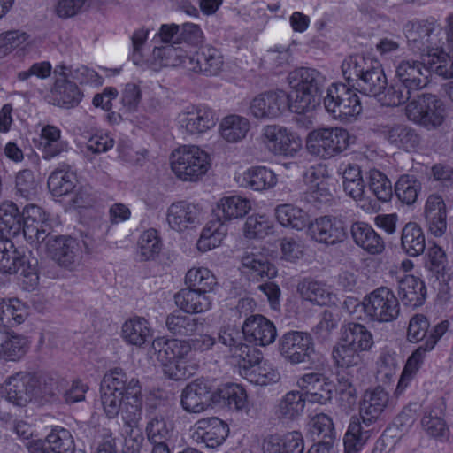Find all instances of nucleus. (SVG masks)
<instances>
[{
  "label": "nucleus",
  "mask_w": 453,
  "mask_h": 453,
  "mask_svg": "<svg viewBox=\"0 0 453 453\" xmlns=\"http://www.w3.org/2000/svg\"><path fill=\"white\" fill-rule=\"evenodd\" d=\"M22 231L25 239L39 248L52 236V226L43 210L33 203L27 204L22 211Z\"/></svg>",
  "instance_id": "2eb2a0df"
},
{
  "label": "nucleus",
  "mask_w": 453,
  "mask_h": 453,
  "mask_svg": "<svg viewBox=\"0 0 453 453\" xmlns=\"http://www.w3.org/2000/svg\"><path fill=\"white\" fill-rule=\"evenodd\" d=\"M242 273L253 280L273 278L277 271L273 264L261 253H247L242 257Z\"/></svg>",
  "instance_id": "58836bf2"
},
{
  "label": "nucleus",
  "mask_w": 453,
  "mask_h": 453,
  "mask_svg": "<svg viewBox=\"0 0 453 453\" xmlns=\"http://www.w3.org/2000/svg\"><path fill=\"white\" fill-rule=\"evenodd\" d=\"M201 213L197 204L180 201L170 205L166 219L172 229L180 232L199 224Z\"/></svg>",
  "instance_id": "393cba45"
},
{
  "label": "nucleus",
  "mask_w": 453,
  "mask_h": 453,
  "mask_svg": "<svg viewBox=\"0 0 453 453\" xmlns=\"http://www.w3.org/2000/svg\"><path fill=\"white\" fill-rule=\"evenodd\" d=\"M350 135L342 127L319 128L309 133L306 148L309 153L321 158H331L349 145Z\"/></svg>",
  "instance_id": "0eeeda50"
},
{
  "label": "nucleus",
  "mask_w": 453,
  "mask_h": 453,
  "mask_svg": "<svg viewBox=\"0 0 453 453\" xmlns=\"http://www.w3.org/2000/svg\"><path fill=\"white\" fill-rule=\"evenodd\" d=\"M210 167L209 156L197 146H183L171 155V168L175 175L185 181H196Z\"/></svg>",
  "instance_id": "423d86ee"
},
{
  "label": "nucleus",
  "mask_w": 453,
  "mask_h": 453,
  "mask_svg": "<svg viewBox=\"0 0 453 453\" xmlns=\"http://www.w3.org/2000/svg\"><path fill=\"white\" fill-rule=\"evenodd\" d=\"M227 226L224 221L219 219L211 220L203 229L201 236L197 242V249L202 252H206L220 245L226 237Z\"/></svg>",
  "instance_id": "de8ad7c7"
},
{
  "label": "nucleus",
  "mask_w": 453,
  "mask_h": 453,
  "mask_svg": "<svg viewBox=\"0 0 453 453\" xmlns=\"http://www.w3.org/2000/svg\"><path fill=\"white\" fill-rule=\"evenodd\" d=\"M383 134L392 146L405 151L417 150L421 141L417 130L406 124L386 127Z\"/></svg>",
  "instance_id": "cd10ccee"
},
{
  "label": "nucleus",
  "mask_w": 453,
  "mask_h": 453,
  "mask_svg": "<svg viewBox=\"0 0 453 453\" xmlns=\"http://www.w3.org/2000/svg\"><path fill=\"white\" fill-rule=\"evenodd\" d=\"M364 180L343 185L345 193L353 198L358 206L367 213H373L380 210V205L377 200L365 195Z\"/></svg>",
  "instance_id": "bf43d9fd"
},
{
  "label": "nucleus",
  "mask_w": 453,
  "mask_h": 453,
  "mask_svg": "<svg viewBox=\"0 0 453 453\" xmlns=\"http://www.w3.org/2000/svg\"><path fill=\"white\" fill-rule=\"evenodd\" d=\"M70 168L69 165L63 164L49 176L48 188L53 196H62L74 189L77 179Z\"/></svg>",
  "instance_id": "a19ab883"
},
{
  "label": "nucleus",
  "mask_w": 453,
  "mask_h": 453,
  "mask_svg": "<svg viewBox=\"0 0 453 453\" xmlns=\"http://www.w3.org/2000/svg\"><path fill=\"white\" fill-rule=\"evenodd\" d=\"M425 218L433 235L440 237L446 232V205L441 196L430 195L428 196L425 206Z\"/></svg>",
  "instance_id": "c85d7f7f"
},
{
  "label": "nucleus",
  "mask_w": 453,
  "mask_h": 453,
  "mask_svg": "<svg viewBox=\"0 0 453 453\" xmlns=\"http://www.w3.org/2000/svg\"><path fill=\"white\" fill-rule=\"evenodd\" d=\"M350 234L354 242L372 255L380 254L385 244L375 230L365 222H355L350 226Z\"/></svg>",
  "instance_id": "c756f323"
},
{
  "label": "nucleus",
  "mask_w": 453,
  "mask_h": 453,
  "mask_svg": "<svg viewBox=\"0 0 453 453\" xmlns=\"http://www.w3.org/2000/svg\"><path fill=\"white\" fill-rule=\"evenodd\" d=\"M43 246L48 256L58 266L73 272L81 265L82 251L77 239L69 235L53 234Z\"/></svg>",
  "instance_id": "f8f14e48"
},
{
  "label": "nucleus",
  "mask_w": 453,
  "mask_h": 453,
  "mask_svg": "<svg viewBox=\"0 0 453 453\" xmlns=\"http://www.w3.org/2000/svg\"><path fill=\"white\" fill-rule=\"evenodd\" d=\"M442 402L432 405L421 420L423 429L432 437L441 438L447 435L449 428L444 421V406Z\"/></svg>",
  "instance_id": "c03bdc74"
},
{
  "label": "nucleus",
  "mask_w": 453,
  "mask_h": 453,
  "mask_svg": "<svg viewBox=\"0 0 453 453\" xmlns=\"http://www.w3.org/2000/svg\"><path fill=\"white\" fill-rule=\"evenodd\" d=\"M401 248L411 257H418L425 251V234L421 226L416 222H409L403 226L401 235Z\"/></svg>",
  "instance_id": "c9c22d12"
},
{
  "label": "nucleus",
  "mask_w": 453,
  "mask_h": 453,
  "mask_svg": "<svg viewBox=\"0 0 453 453\" xmlns=\"http://www.w3.org/2000/svg\"><path fill=\"white\" fill-rule=\"evenodd\" d=\"M54 73L57 76H61L72 82H79L81 84L89 83L96 81L97 73L87 66L81 65L76 68L66 66L65 65H58L54 69Z\"/></svg>",
  "instance_id": "0e129e2a"
},
{
  "label": "nucleus",
  "mask_w": 453,
  "mask_h": 453,
  "mask_svg": "<svg viewBox=\"0 0 453 453\" xmlns=\"http://www.w3.org/2000/svg\"><path fill=\"white\" fill-rule=\"evenodd\" d=\"M407 118L427 128L440 127L445 119V107L441 99L432 94H423L411 100L405 108Z\"/></svg>",
  "instance_id": "9b49d317"
},
{
  "label": "nucleus",
  "mask_w": 453,
  "mask_h": 453,
  "mask_svg": "<svg viewBox=\"0 0 453 453\" xmlns=\"http://www.w3.org/2000/svg\"><path fill=\"white\" fill-rule=\"evenodd\" d=\"M174 301L176 305L186 313H202L211 307L210 295L195 288L180 289L174 295Z\"/></svg>",
  "instance_id": "7c9ffc66"
},
{
  "label": "nucleus",
  "mask_w": 453,
  "mask_h": 453,
  "mask_svg": "<svg viewBox=\"0 0 453 453\" xmlns=\"http://www.w3.org/2000/svg\"><path fill=\"white\" fill-rule=\"evenodd\" d=\"M51 96L54 105L73 108L80 103L81 93L74 82L58 76L51 89Z\"/></svg>",
  "instance_id": "f704fd0d"
},
{
  "label": "nucleus",
  "mask_w": 453,
  "mask_h": 453,
  "mask_svg": "<svg viewBox=\"0 0 453 453\" xmlns=\"http://www.w3.org/2000/svg\"><path fill=\"white\" fill-rule=\"evenodd\" d=\"M326 110L335 119L348 121L362 111L357 92L345 84H332L324 98Z\"/></svg>",
  "instance_id": "1a4fd4ad"
},
{
  "label": "nucleus",
  "mask_w": 453,
  "mask_h": 453,
  "mask_svg": "<svg viewBox=\"0 0 453 453\" xmlns=\"http://www.w3.org/2000/svg\"><path fill=\"white\" fill-rule=\"evenodd\" d=\"M219 129L224 140L237 142L246 137L250 130V121L239 115H229L221 120Z\"/></svg>",
  "instance_id": "49530a36"
},
{
  "label": "nucleus",
  "mask_w": 453,
  "mask_h": 453,
  "mask_svg": "<svg viewBox=\"0 0 453 453\" xmlns=\"http://www.w3.org/2000/svg\"><path fill=\"white\" fill-rule=\"evenodd\" d=\"M275 216L280 225L296 230H303L310 224L307 212L291 204L277 206Z\"/></svg>",
  "instance_id": "8fccbe9b"
},
{
  "label": "nucleus",
  "mask_w": 453,
  "mask_h": 453,
  "mask_svg": "<svg viewBox=\"0 0 453 453\" xmlns=\"http://www.w3.org/2000/svg\"><path fill=\"white\" fill-rule=\"evenodd\" d=\"M122 336L127 343L141 347L151 339L152 334L144 318L134 317L122 326Z\"/></svg>",
  "instance_id": "79ce46f5"
},
{
  "label": "nucleus",
  "mask_w": 453,
  "mask_h": 453,
  "mask_svg": "<svg viewBox=\"0 0 453 453\" xmlns=\"http://www.w3.org/2000/svg\"><path fill=\"white\" fill-rule=\"evenodd\" d=\"M305 402L303 394L298 390H291L280 399L276 413L280 418L293 420L303 412Z\"/></svg>",
  "instance_id": "3c124183"
},
{
  "label": "nucleus",
  "mask_w": 453,
  "mask_h": 453,
  "mask_svg": "<svg viewBox=\"0 0 453 453\" xmlns=\"http://www.w3.org/2000/svg\"><path fill=\"white\" fill-rule=\"evenodd\" d=\"M362 311L372 322L388 323L398 318L400 303L392 289L380 287L363 298Z\"/></svg>",
  "instance_id": "6e6552de"
},
{
  "label": "nucleus",
  "mask_w": 453,
  "mask_h": 453,
  "mask_svg": "<svg viewBox=\"0 0 453 453\" xmlns=\"http://www.w3.org/2000/svg\"><path fill=\"white\" fill-rule=\"evenodd\" d=\"M240 185L256 191H263L275 186L274 173L265 166H253L247 169L238 179Z\"/></svg>",
  "instance_id": "72a5a7b5"
},
{
  "label": "nucleus",
  "mask_w": 453,
  "mask_h": 453,
  "mask_svg": "<svg viewBox=\"0 0 453 453\" xmlns=\"http://www.w3.org/2000/svg\"><path fill=\"white\" fill-rule=\"evenodd\" d=\"M280 356L292 365L309 362L314 353V343L310 334L302 331H289L279 340Z\"/></svg>",
  "instance_id": "dca6fc26"
},
{
  "label": "nucleus",
  "mask_w": 453,
  "mask_h": 453,
  "mask_svg": "<svg viewBox=\"0 0 453 453\" xmlns=\"http://www.w3.org/2000/svg\"><path fill=\"white\" fill-rule=\"evenodd\" d=\"M271 226L272 223L265 215H251L245 222V236L248 238H263L268 234Z\"/></svg>",
  "instance_id": "69168bd1"
},
{
  "label": "nucleus",
  "mask_w": 453,
  "mask_h": 453,
  "mask_svg": "<svg viewBox=\"0 0 453 453\" xmlns=\"http://www.w3.org/2000/svg\"><path fill=\"white\" fill-rule=\"evenodd\" d=\"M101 403L108 418L121 414L128 426H136L142 415V388L136 378H128L120 367L105 372L101 381Z\"/></svg>",
  "instance_id": "f257e3e1"
},
{
  "label": "nucleus",
  "mask_w": 453,
  "mask_h": 453,
  "mask_svg": "<svg viewBox=\"0 0 453 453\" xmlns=\"http://www.w3.org/2000/svg\"><path fill=\"white\" fill-rule=\"evenodd\" d=\"M218 118L215 112L204 105L186 107L179 115L180 126L190 134H199L215 127Z\"/></svg>",
  "instance_id": "4be33fe9"
},
{
  "label": "nucleus",
  "mask_w": 453,
  "mask_h": 453,
  "mask_svg": "<svg viewBox=\"0 0 453 453\" xmlns=\"http://www.w3.org/2000/svg\"><path fill=\"white\" fill-rule=\"evenodd\" d=\"M263 453H303L304 442L300 432L293 431L280 435L265 436L262 442Z\"/></svg>",
  "instance_id": "bb28decb"
},
{
  "label": "nucleus",
  "mask_w": 453,
  "mask_h": 453,
  "mask_svg": "<svg viewBox=\"0 0 453 453\" xmlns=\"http://www.w3.org/2000/svg\"><path fill=\"white\" fill-rule=\"evenodd\" d=\"M389 401L381 387L366 390L359 408V418L352 417L344 435V453H357L370 437L371 428L382 416Z\"/></svg>",
  "instance_id": "f03ea898"
},
{
  "label": "nucleus",
  "mask_w": 453,
  "mask_h": 453,
  "mask_svg": "<svg viewBox=\"0 0 453 453\" xmlns=\"http://www.w3.org/2000/svg\"><path fill=\"white\" fill-rule=\"evenodd\" d=\"M185 282L189 288H195L200 292L209 294L217 285L214 274L205 267H193L188 271Z\"/></svg>",
  "instance_id": "5fc2aeb1"
},
{
  "label": "nucleus",
  "mask_w": 453,
  "mask_h": 453,
  "mask_svg": "<svg viewBox=\"0 0 453 453\" xmlns=\"http://www.w3.org/2000/svg\"><path fill=\"white\" fill-rule=\"evenodd\" d=\"M342 71L348 85L356 91L380 98L386 93L388 80L381 64L363 55L349 56L342 63Z\"/></svg>",
  "instance_id": "20e7f679"
},
{
  "label": "nucleus",
  "mask_w": 453,
  "mask_h": 453,
  "mask_svg": "<svg viewBox=\"0 0 453 453\" xmlns=\"http://www.w3.org/2000/svg\"><path fill=\"white\" fill-rule=\"evenodd\" d=\"M214 391L211 385L203 380H196L187 385L181 392L180 405L188 413L198 414L213 403Z\"/></svg>",
  "instance_id": "412c9836"
},
{
  "label": "nucleus",
  "mask_w": 453,
  "mask_h": 453,
  "mask_svg": "<svg viewBox=\"0 0 453 453\" xmlns=\"http://www.w3.org/2000/svg\"><path fill=\"white\" fill-rule=\"evenodd\" d=\"M341 339L361 353L370 350L374 343L372 333L359 323H349L342 326Z\"/></svg>",
  "instance_id": "ea45409f"
},
{
  "label": "nucleus",
  "mask_w": 453,
  "mask_h": 453,
  "mask_svg": "<svg viewBox=\"0 0 453 453\" xmlns=\"http://www.w3.org/2000/svg\"><path fill=\"white\" fill-rule=\"evenodd\" d=\"M261 142L275 156L294 157L302 149L298 135L279 125L265 126L261 134Z\"/></svg>",
  "instance_id": "ddd939ff"
},
{
  "label": "nucleus",
  "mask_w": 453,
  "mask_h": 453,
  "mask_svg": "<svg viewBox=\"0 0 453 453\" xmlns=\"http://www.w3.org/2000/svg\"><path fill=\"white\" fill-rule=\"evenodd\" d=\"M368 185L370 190L376 197L378 203L380 202H388L392 196V184L388 178L377 169H371L367 173Z\"/></svg>",
  "instance_id": "13d9d810"
},
{
  "label": "nucleus",
  "mask_w": 453,
  "mask_h": 453,
  "mask_svg": "<svg viewBox=\"0 0 453 453\" xmlns=\"http://www.w3.org/2000/svg\"><path fill=\"white\" fill-rule=\"evenodd\" d=\"M251 209V202L241 196H230L221 198L214 213L220 221H228L244 217Z\"/></svg>",
  "instance_id": "473e14b6"
},
{
  "label": "nucleus",
  "mask_w": 453,
  "mask_h": 453,
  "mask_svg": "<svg viewBox=\"0 0 453 453\" xmlns=\"http://www.w3.org/2000/svg\"><path fill=\"white\" fill-rule=\"evenodd\" d=\"M172 428L167 424L161 411H151L148 415L146 433L148 440L152 442L168 441Z\"/></svg>",
  "instance_id": "4d7b16f0"
},
{
  "label": "nucleus",
  "mask_w": 453,
  "mask_h": 453,
  "mask_svg": "<svg viewBox=\"0 0 453 453\" xmlns=\"http://www.w3.org/2000/svg\"><path fill=\"white\" fill-rule=\"evenodd\" d=\"M245 375L250 376V381L257 385H267L275 382L279 379V373L273 369L266 362H263V357L259 351L258 361L255 364L243 362L240 365Z\"/></svg>",
  "instance_id": "603ef678"
},
{
  "label": "nucleus",
  "mask_w": 453,
  "mask_h": 453,
  "mask_svg": "<svg viewBox=\"0 0 453 453\" xmlns=\"http://www.w3.org/2000/svg\"><path fill=\"white\" fill-rule=\"evenodd\" d=\"M296 383L309 402L325 404L332 399L333 385L320 373H306Z\"/></svg>",
  "instance_id": "a878e982"
},
{
  "label": "nucleus",
  "mask_w": 453,
  "mask_h": 453,
  "mask_svg": "<svg viewBox=\"0 0 453 453\" xmlns=\"http://www.w3.org/2000/svg\"><path fill=\"white\" fill-rule=\"evenodd\" d=\"M298 292L301 296L318 305H326L331 302L332 293L325 284L305 279L298 284Z\"/></svg>",
  "instance_id": "864d4df0"
},
{
  "label": "nucleus",
  "mask_w": 453,
  "mask_h": 453,
  "mask_svg": "<svg viewBox=\"0 0 453 453\" xmlns=\"http://www.w3.org/2000/svg\"><path fill=\"white\" fill-rule=\"evenodd\" d=\"M421 184L413 176L403 175L395 185V192L398 199L410 205L417 201Z\"/></svg>",
  "instance_id": "e2e57ef3"
},
{
  "label": "nucleus",
  "mask_w": 453,
  "mask_h": 453,
  "mask_svg": "<svg viewBox=\"0 0 453 453\" xmlns=\"http://www.w3.org/2000/svg\"><path fill=\"white\" fill-rule=\"evenodd\" d=\"M168 331L176 336H191L203 329V319L174 311L165 320Z\"/></svg>",
  "instance_id": "4c0bfd02"
},
{
  "label": "nucleus",
  "mask_w": 453,
  "mask_h": 453,
  "mask_svg": "<svg viewBox=\"0 0 453 453\" xmlns=\"http://www.w3.org/2000/svg\"><path fill=\"white\" fill-rule=\"evenodd\" d=\"M27 308L19 299H0V326L13 327L25 321Z\"/></svg>",
  "instance_id": "09e8293b"
},
{
  "label": "nucleus",
  "mask_w": 453,
  "mask_h": 453,
  "mask_svg": "<svg viewBox=\"0 0 453 453\" xmlns=\"http://www.w3.org/2000/svg\"><path fill=\"white\" fill-rule=\"evenodd\" d=\"M308 232L312 240L327 246L343 242L348 236L344 223L332 216L317 218L309 224Z\"/></svg>",
  "instance_id": "aec40b11"
},
{
  "label": "nucleus",
  "mask_w": 453,
  "mask_h": 453,
  "mask_svg": "<svg viewBox=\"0 0 453 453\" xmlns=\"http://www.w3.org/2000/svg\"><path fill=\"white\" fill-rule=\"evenodd\" d=\"M325 76L314 68L300 67L288 73V81L295 91L290 110L304 114L314 110L320 103Z\"/></svg>",
  "instance_id": "39448f33"
},
{
  "label": "nucleus",
  "mask_w": 453,
  "mask_h": 453,
  "mask_svg": "<svg viewBox=\"0 0 453 453\" xmlns=\"http://www.w3.org/2000/svg\"><path fill=\"white\" fill-rule=\"evenodd\" d=\"M35 375L19 372L9 378L5 385L6 400L16 406H26L35 400Z\"/></svg>",
  "instance_id": "b1692460"
},
{
  "label": "nucleus",
  "mask_w": 453,
  "mask_h": 453,
  "mask_svg": "<svg viewBox=\"0 0 453 453\" xmlns=\"http://www.w3.org/2000/svg\"><path fill=\"white\" fill-rule=\"evenodd\" d=\"M189 433L194 442L214 449L226 441L229 427L217 417L203 418L190 427Z\"/></svg>",
  "instance_id": "f3484780"
},
{
  "label": "nucleus",
  "mask_w": 453,
  "mask_h": 453,
  "mask_svg": "<svg viewBox=\"0 0 453 453\" xmlns=\"http://www.w3.org/2000/svg\"><path fill=\"white\" fill-rule=\"evenodd\" d=\"M243 340V330L240 331L234 326L227 325L219 330L218 341L227 349L226 357L239 366L243 362L255 364L259 358V351L244 343Z\"/></svg>",
  "instance_id": "4468645a"
},
{
  "label": "nucleus",
  "mask_w": 453,
  "mask_h": 453,
  "mask_svg": "<svg viewBox=\"0 0 453 453\" xmlns=\"http://www.w3.org/2000/svg\"><path fill=\"white\" fill-rule=\"evenodd\" d=\"M223 65V56L220 51L208 45L186 56L181 61L183 68L206 76L218 75L222 70Z\"/></svg>",
  "instance_id": "6ab92c4d"
},
{
  "label": "nucleus",
  "mask_w": 453,
  "mask_h": 453,
  "mask_svg": "<svg viewBox=\"0 0 453 453\" xmlns=\"http://www.w3.org/2000/svg\"><path fill=\"white\" fill-rule=\"evenodd\" d=\"M288 108L290 102L288 94L281 90H272L261 93L250 103V114L258 119H274Z\"/></svg>",
  "instance_id": "a211bd4d"
},
{
  "label": "nucleus",
  "mask_w": 453,
  "mask_h": 453,
  "mask_svg": "<svg viewBox=\"0 0 453 453\" xmlns=\"http://www.w3.org/2000/svg\"><path fill=\"white\" fill-rule=\"evenodd\" d=\"M139 254L142 260L153 259L162 249V242L158 233L154 228L144 231L138 240Z\"/></svg>",
  "instance_id": "052dcab7"
},
{
  "label": "nucleus",
  "mask_w": 453,
  "mask_h": 453,
  "mask_svg": "<svg viewBox=\"0 0 453 453\" xmlns=\"http://www.w3.org/2000/svg\"><path fill=\"white\" fill-rule=\"evenodd\" d=\"M334 365L341 369L363 368L361 352L340 338L332 350Z\"/></svg>",
  "instance_id": "a18cd8bd"
},
{
  "label": "nucleus",
  "mask_w": 453,
  "mask_h": 453,
  "mask_svg": "<svg viewBox=\"0 0 453 453\" xmlns=\"http://www.w3.org/2000/svg\"><path fill=\"white\" fill-rule=\"evenodd\" d=\"M398 296L404 305L417 308L426 300V288L419 278L406 275L398 282Z\"/></svg>",
  "instance_id": "2f4dec72"
},
{
  "label": "nucleus",
  "mask_w": 453,
  "mask_h": 453,
  "mask_svg": "<svg viewBox=\"0 0 453 453\" xmlns=\"http://www.w3.org/2000/svg\"><path fill=\"white\" fill-rule=\"evenodd\" d=\"M443 35L441 27L434 20L411 24L406 30L410 50L420 54L421 58H428V54L439 50L444 43Z\"/></svg>",
  "instance_id": "9d476101"
},
{
  "label": "nucleus",
  "mask_w": 453,
  "mask_h": 453,
  "mask_svg": "<svg viewBox=\"0 0 453 453\" xmlns=\"http://www.w3.org/2000/svg\"><path fill=\"white\" fill-rule=\"evenodd\" d=\"M245 341L259 346L273 343L277 336V330L273 322L263 315H251L242 326Z\"/></svg>",
  "instance_id": "5701e85b"
},
{
  "label": "nucleus",
  "mask_w": 453,
  "mask_h": 453,
  "mask_svg": "<svg viewBox=\"0 0 453 453\" xmlns=\"http://www.w3.org/2000/svg\"><path fill=\"white\" fill-rule=\"evenodd\" d=\"M213 403L226 405L230 409L241 411L247 406V394L242 386L226 383L214 391Z\"/></svg>",
  "instance_id": "e433bc0d"
},
{
  "label": "nucleus",
  "mask_w": 453,
  "mask_h": 453,
  "mask_svg": "<svg viewBox=\"0 0 453 453\" xmlns=\"http://www.w3.org/2000/svg\"><path fill=\"white\" fill-rule=\"evenodd\" d=\"M56 453H74L75 442L72 433L64 427L55 426L43 442Z\"/></svg>",
  "instance_id": "6e6d98bb"
},
{
  "label": "nucleus",
  "mask_w": 453,
  "mask_h": 453,
  "mask_svg": "<svg viewBox=\"0 0 453 453\" xmlns=\"http://www.w3.org/2000/svg\"><path fill=\"white\" fill-rule=\"evenodd\" d=\"M430 72L426 58L421 60L403 59L395 65L394 82L380 98L386 106H398L411 100L414 93L426 88L430 82Z\"/></svg>",
  "instance_id": "7ed1b4c3"
},
{
  "label": "nucleus",
  "mask_w": 453,
  "mask_h": 453,
  "mask_svg": "<svg viewBox=\"0 0 453 453\" xmlns=\"http://www.w3.org/2000/svg\"><path fill=\"white\" fill-rule=\"evenodd\" d=\"M419 354L412 353L402 372L401 377L399 379L395 393L397 395L403 393L405 388L409 386L411 380L414 378L416 372L423 363L424 358H422Z\"/></svg>",
  "instance_id": "774afa93"
},
{
  "label": "nucleus",
  "mask_w": 453,
  "mask_h": 453,
  "mask_svg": "<svg viewBox=\"0 0 453 453\" xmlns=\"http://www.w3.org/2000/svg\"><path fill=\"white\" fill-rule=\"evenodd\" d=\"M29 342L19 334H7L0 342V361L17 362L27 352Z\"/></svg>",
  "instance_id": "37998d69"
},
{
  "label": "nucleus",
  "mask_w": 453,
  "mask_h": 453,
  "mask_svg": "<svg viewBox=\"0 0 453 453\" xmlns=\"http://www.w3.org/2000/svg\"><path fill=\"white\" fill-rule=\"evenodd\" d=\"M426 62L430 74L434 72L438 75L445 78L453 77V55L450 56L446 53L442 46L439 48V50L428 54Z\"/></svg>",
  "instance_id": "680f3d73"
},
{
  "label": "nucleus",
  "mask_w": 453,
  "mask_h": 453,
  "mask_svg": "<svg viewBox=\"0 0 453 453\" xmlns=\"http://www.w3.org/2000/svg\"><path fill=\"white\" fill-rule=\"evenodd\" d=\"M38 183L31 170L25 169L18 173L16 176V188L24 198L30 200L37 193Z\"/></svg>",
  "instance_id": "338daca9"
}]
</instances>
